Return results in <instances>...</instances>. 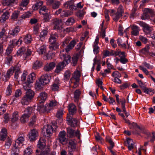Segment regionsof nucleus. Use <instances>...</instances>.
Masks as SVG:
<instances>
[{
    "label": "nucleus",
    "instance_id": "412c9836",
    "mask_svg": "<svg viewBox=\"0 0 155 155\" xmlns=\"http://www.w3.org/2000/svg\"><path fill=\"white\" fill-rule=\"evenodd\" d=\"M47 97V94L45 92H42L40 93L39 96L38 97L39 103H43L44 102Z\"/></svg>",
    "mask_w": 155,
    "mask_h": 155
},
{
    "label": "nucleus",
    "instance_id": "58836bf2",
    "mask_svg": "<svg viewBox=\"0 0 155 155\" xmlns=\"http://www.w3.org/2000/svg\"><path fill=\"white\" fill-rule=\"evenodd\" d=\"M46 48L45 45H43L38 49L37 52L39 54H42L46 52Z\"/></svg>",
    "mask_w": 155,
    "mask_h": 155
},
{
    "label": "nucleus",
    "instance_id": "bb28decb",
    "mask_svg": "<svg viewBox=\"0 0 155 155\" xmlns=\"http://www.w3.org/2000/svg\"><path fill=\"white\" fill-rule=\"evenodd\" d=\"M42 65V63L41 61H36L33 64L32 68L35 70L37 69L41 68Z\"/></svg>",
    "mask_w": 155,
    "mask_h": 155
},
{
    "label": "nucleus",
    "instance_id": "e433bc0d",
    "mask_svg": "<svg viewBox=\"0 0 155 155\" xmlns=\"http://www.w3.org/2000/svg\"><path fill=\"white\" fill-rule=\"evenodd\" d=\"M18 112L17 111H15L13 114L11 121L12 122H15L18 119Z\"/></svg>",
    "mask_w": 155,
    "mask_h": 155
},
{
    "label": "nucleus",
    "instance_id": "a878e982",
    "mask_svg": "<svg viewBox=\"0 0 155 155\" xmlns=\"http://www.w3.org/2000/svg\"><path fill=\"white\" fill-rule=\"evenodd\" d=\"M22 37L25 43L29 44L31 43L32 39L31 36L30 35L26 34Z\"/></svg>",
    "mask_w": 155,
    "mask_h": 155
},
{
    "label": "nucleus",
    "instance_id": "de8ad7c7",
    "mask_svg": "<svg viewBox=\"0 0 155 155\" xmlns=\"http://www.w3.org/2000/svg\"><path fill=\"white\" fill-rule=\"evenodd\" d=\"M64 75V80L68 81L71 75V72L69 70L66 71L65 72Z\"/></svg>",
    "mask_w": 155,
    "mask_h": 155
},
{
    "label": "nucleus",
    "instance_id": "6ab92c4d",
    "mask_svg": "<svg viewBox=\"0 0 155 155\" xmlns=\"http://www.w3.org/2000/svg\"><path fill=\"white\" fill-rule=\"evenodd\" d=\"M55 66V64L54 62H51L47 64L44 68L45 71H49L53 69Z\"/></svg>",
    "mask_w": 155,
    "mask_h": 155
},
{
    "label": "nucleus",
    "instance_id": "f3484780",
    "mask_svg": "<svg viewBox=\"0 0 155 155\" xmlns=\"http://www.w3.org/2000/svg\"><path fill=\"white\" fill-rule=\"evenodd\" d=\"M46 142V140L44 138L41 137L37 145V147L41 149H43L45 146Z\"/></svg>",
    "mask_w": 155,
    "mask_h": 155
},
{
    "label": "nucleus",
    "instance_id": "b1692460",
    "mask_svg": "<svg viewBox=\"0 0 155 155\" xmlns=\"http://www.w3.org/2000/svg\"><path fill=\"white\" fill-rule=\"evenodd\" d=\"M13 69L10 68L7 71L6 74L4 75V76L5 78V81H8L13 74L14 73Z\"/></svg>",
    "mask_w": 155,
    "mask_h": 155
},
{
    "label": "nucleus",
    "instance_id": "a18cd8bd",
    "mask_svg": "<svg viewBox=\"0 0 155 155\" xmlns=\"http://www.w3.org/2000/svg\"><path fill=\"white\" fill-rule=\"evenodd\" d=\"M149 48L150 47L149 46H145L144 48L141 49L140 52L144 54H149Z\"/></svg>",
    "mask_w": 155,
    "mask_h": 155
},
{
    "label": "nucleus",
    "instance_id": "49530a36",
    "mask_svg": "<svg viewBox=\"0 0 155 155\" xmlns=\"http://www.w3.org/2000/svg\"><path fill=\"white\" fill-rule=\"evenodd\" d=\"M29 117L28 115L24 114L21 116L20 120L22 123H25L28 120Z\"/></svg>",
    "mask_w": 155,
    "mask_h": 155
},
{
    "label": "nucleus",
    "instance_id": "1a4fd4ad",
    "mask_svg": "<svg viewBox=\"0 0 155 155\" xmlns=\"http://www.w3.org/2000/svg\"><path fill=\"white\" fill-rule=\"evenodd\" d=\"M51 108L48 107V105L47 106H44L42 103H40L38 104L37 110V111L40 112V113H44L45 112H48L51 110Z\"/></svg>",
    "mask_w": 155,
    "mask_h": 155
},
{
    "label": "nucleus",
    "instance_id": "cd10ccee",
    "mask_svg": "<svg viewBox=\"0 0 155 155\" xmlns=\"http://www.w3.org/2000/svg\"><path fill=\"white\" fill-rule=\"evenodd\" d=\"M81 93V92L79 89H77L75 91L74 93V101L78 102Z\"/></svg>",
    "mask_w": 155,
    "mask_h": 155
},
{
    "label": "nucleus",
    "instance_id": "052dcab7",
    "mask_svg": "<svg viewBox=\"0 0 155 155\" xmlns=\"http://www.w3.org/2000/svg\"><path fill=\"white\" fill-rule=\"evenodd\" d=\"M121 104V108L123 111H125L126 110L125 107V104L126 103V100L124 98H123L120 101Z\"/></svg>",
    "mask_w": 155,
    "mask_h": 155
},
{
    "label": "nucleus",
    "instance_id": "dca6fc26",
    "mask_svg": "<svg viewBox=\"0 0 155 155\" xmlns=\"http://www.w3.org/2000/svg\"><path fill=\"white\" fill-rule=\"evenodd\" d=\"M121 55H121L120 57V58L119 59L117 57V60L118 61H119L122 64H126L128 62V60L125 58L127 56L125 52L122 51L121 53Z\"/></svg>",
    "mask_w": 155,
    "mask_h": 155
},
{
    "label": "nucleus",
    "instance_id": "c03bdc74",
    "mask_svg": "<svg viewBox=\"0 0 155 155\" xmlns=\"http://www.w3.org/2000/svg\"><path fill=\"white\" fill-rule=\"evenodd\" d=\"M21 65L19 64H17L15 65L14 67H12L11 68L13 69V71L21 72L20 71Z\"/></svg>",
    "mask_w": 155,
    "mask_h": 155
},
{
    "label": "nucleus",
    "instance_id": "0eeeda50",
    "mask_svg": "<svg viewBox=\"0 0 155 155\" xmlns=\"http://www.w3.org/2000/svg\"><path fill=\"white\" fill-rule=\"evenodd\" d=\"M28 138L30 141H35L38 136V132L37 130L33 129L31 130L28 134Z\"/></svg>",
    "mask_w": 155,
    "mask_h": 155
},
{
    "label": "nucleus",
    "instance_id": "7c9ffc66",
    "mask_svg": "<svg viewBox=\"0 0 155 155\" xmlns=\"http://www.w3.org/2000/svg\"><path fill=\"white\" fill-rule=\"evenodd\" d=\"M58 37V35L55 33L54 34L51 35L49 39L50 43L57 42V40Z\"/></svg>",
    "mask_w": 155,
    "mask_h": 155
},
{
    "label": "nucleus",
    "instance_id": "5701e85b",
    "mask_svg": "<svg viewBox=\"0 0 155 155\" xmlns=\"http://www.w3.org/2000/svg\"><path fill=\"white\" fill-rule=\"evenodd\" d=\"M7 136V130L3 128L1 131L0 135V140L3 141L5 139Z\"/></svg>",
    "mask_w": 155,
    "mask_h": 155
},
{
    "label": "nucleus",
    "instance_id": "603ef678",
    "mask_svg": "<svg viewBox=\"0 0 155 155\" xmlns=\"http://www.w3.org/2000/svg\"><path fill=\"white\" fill-rule=\"evenodd\" d=\"M143 91L145 93L150 95H152L154 93L153 90H152L150 88H147L146 87L143 89Z\"/></svg>",
    "mask_w": 155,
    "mask_h": 155
},
{
    "label": "nucleus",
    "instance_id": "9d476101",
    "mask_svg": "<svg viewBox=\"0 0 155 155\" xmlns=\"http://www.w3.org/2000/svg\"><path fill=\"white\" fill-rule=\"evenodd\" d=\"M66 119L68 124L71 127H74L77 126L78 120L77 119L72 118L68 114V115Z\"/></svg>",
    "mask_w": 155,
    "mask_h": 155
},
{
    "label": "nucleus",
    "instance_id": "4d7b16f0",
    "mask_svg": "<svg viewBox=\"0 0 155 155\" xmlns=\"http://www.w3.org/2000/svg\"><path fill=\"white\" fill-rule=\"evenodd\" d=\"M48 33V31L45 30H43L41 31L39 35L40 39H43L46 36Z\"/></svg>",
    "mask_w": 155,
    "mask_h": 155
},
{
    "label": "nucleus",
    "instance_id": "9b49d317",
    "mask_svg": "<svg viewBox=\"0 0 155 155\" xmlns=\"http://www.w3.org/2000/svg\"><path fill=\"white\" fill-rule=\"evenodd\" d=\"M61 21L58 18H55L52 20V24L54 25L53 29L56 30L57 32L60 33L61 32V28L59 25Z\"/></svg>",
    "mask_w": 155,
    "mask_h": 155
},
{
    "label": "nucleus",
    "instance_id": "a211bd4d",
    "mask_svg": "<svg viewBox=\"0 0 155 155\" xmlns=\"http://www.w3.org/2000/svg\"><path fill=\"white\" fill-rule=\"evenodd\" d=\"M45 85L39 79L37 80L35 85V88L36 91H40L43 90L44 86Z\"/></svg>",
    "mask_w": 155,
    "mask_h": 155
},
{
    "label": "nucleus",
    "instance_id": "423d86ee",
    "mask_svg": "<svg viewBox=\"0 0 155 155\" xmlns=\"http://www.w3.org/2000/svg\"><path fill=\"white\" fill-rule=\"evenodd\" d=\"M76 143L72 140H69L68 144V153L69 155H73V153L76 150Z\"/></svg>",
    "mask_w": 155,
    "mask_h": 155
},
{
    "label": "nucleus",
    "instance_id": "6e6552de",
    "mask_svg": "<svg viewBox=\"0 0 155 155\" xmlns=\"http://www.w3.org/2000/svg\"><path fill=\"white\" fill-rule=\"evenodd\" d=\"M76 0H71L67 1L64 4V7L66 9H69L70 10L73 11L74 10H76V6H75L74 2Z\"/></svg>",
    "mask_w": 155,
    "mask_h": 155
},
{
    "label": "nucleus",
    "instance_id": "2f4dec72",
    "mask_svg": "<svg viewBox=\"0 0 155 155\" xmlns=\"http://www.w3.org/2000/svg\"><path fill=\"white\" fill-rule=\"evenodd\" d=\"M59 44L58 42L50 43L49 45V49L51 50H55L58 48Z\"/></svg>",
    "mask_w": 155,
    "mask_h": 155
},
{
    "label": "nucleus",
    "instance_id": "4468645a",
    "mask_svg": "<svg viewBox=\"0 0 155 155\" xmlns=\"http://www.w3.org/2000/svg\"><path fill=\"white\" fill-rule=\"evenodd\" d=\"M51 77L48 74H45L41 76L39 79L45 85L48 84L51 79Z\"/></svg>",
    "mask_w": 155,
    "mask_h": 155
},
{
    "label": "nucleus",
    "instance_id": "393cba45",
    "mask_svg": "<svg viewBox=\"0 0 155 155\" xmlns=\"http://www.w3.org/2000/svg\"><path fill=\"white\" fill-rule=\"evenodd\" d=\"M21 147L20 146H19L17 147L15 144V145L12 148V150L11 151L12 155H18L19 152V148Z\"/></svg>",
    "mask_w": 155,
    "mask_h": 155
},
{
    "label": "nucleus",
    "instance_id": "8fccbe9b",
    "mask_svg": "<svg viewBox=\"0 0 155 155\" xmlns=\"http://www.w3.org/2000/svg\"><path fill=\"white\" fill-rule=\"evenodd\" d=\"M63 114V109L62 108H61L58 110L56 117L58 118H61L62 117Z\"/></svg>",
    "mask_w": 155,
    "mask_h": 155
},
{
    "label": "nucleus",
    "instance_id": "aec40b11",
    "mask_svg": "<svg viewBox=\"0 0 155 155\" xmlns=\"http://www.w3.org/2000/svg\"><path fill=\"white\" fill-rule=\"evenodd\" d=\"M68 111L69 114L71 115L74 114L76 112V106L73 104H71L68 105Z\"/></svg>",
    "mask_w": 155,
    "mask_h": 155
},
{
    "label": "nucleus",
    "instance_id": "13d9d810",
    "mask_svg": "<svg viewBox=\"0 0 155 155\" xmlns=\"http://www.w3.org/2000/svg\"><path fill=\"white\" fill-rule=\"evenodd\" d=\"M72 59L71 63L73 64V65L74 66H75L77 63L78 59V56L77 55L74 56L72 57Z\"/></svg>",
    "mask_w": 155,
    "mask_h": 155
},
{
    "label": "nucleus",
    "instance_id": "473e14b6",
    "mask_svg": "<svg viewBox=\"0 0 155 155\" xmlns=\"http://www.w3.org/2000/svg\"><path fill=\"white\" fill-rule=\"evenodd\" d=\"M138 24L140 26L143 27L144 30L147 31H150V27L147 24L141 21H139Z\"/></svg>",
    "mask_w": 155,
    "mask_h": 155
},
{
    "label": "nucleus",
    "instance_id": "4c0bfd02",
    "mask_svg": "<svg viewBox=\"0 0 155 155\" xmlns=\"http://www.w3.org/2000/svg\"><path fill=\"white\" fill-rule=\"evenodd\" d=\"M106 140L110 145V146L108 147L109 150L112 149L114 146V143L109 137L106 138Z\"/></svg>",
    "mask_w": 155,
    "mask_h": 155
},
{
    "label": "nucleus",
    "instance_id": "f704fd0d",
    "mask_svg": "<svg viewBox=\"0 0 155 155\" xmlns=\"http://www.w3.org/2000/svg\"><path fill=\"white\" fill-rule=\"evenodd\" d=\"M25 51L26 48L25 47H22L21 48L17 51V55L18 56H21L22 55H24V54H25Z\"/></svg>",
    "mask_w": 155,
    "mask_h": 155
},
{
    "label": "nucleus",
    "instance_id": "3c124183",
    "mask_svg": "<svg viewBox=\"0 0 155 155\" xmlns=\"http://www.w3.org/2000/svg\"><path fill=\"white\" fill-rule=\"evenodd\" d=\"M43 21L44 22H49L51 18V15L48 13H45L43 15Z\"/></svg>",
    "mask_w": 155,
    "mask_h": 155
},
{
    "label": "nucleus",
    "instance_id": "864d4df0",
    "mask_svg": "<svg viewBox=\"0 0 155 155\" xmlns=\"http://www.w3.org/2000/svg\"><path fill=\"white\" fill-rule=\"evenodd\" d=\"M80 76V72L78 71H77L74 72L73 78L76 80L77 82H79Z\"/></svg>",
    "mask_w": 155,
    "mask_h": 155
},
{
    "label": "nucleus",
    "instance_id": "39448f33",
    "mask_svg": "<svg viewBox=\"0 0 155 155\" xmlns=\"http://www.w3.org/2000/svg\"><path fill=\"white\" fill-rule=\"evenodd\" d=\"M20 31L19 26H16L10 30L8 33V36H7L5 39L4 41L6 42L7 41V38H11L12 37H15L17 36Z\"/></svg>",
    "mask_w": 155,
    "mask_h": 155
},
{
    "label": "nucleus",
    "instance_id": "f257e3e1",
    "mask_svg": "<svg viewBox=\"0 0 155 155\" xmlns=\"http://www.w3.org/2000/svg\"><path fill=\"white\" fill-rule=\"evenodd\" d=\"M60 56L61 58L63 59L64 60L62 62L59 63L56 66L55 72L57 73H58L63 70L64 67L70 62L71 58L70 55L65 54L64 49L61 51Z\"/></svg>",
    "mask_w": 155,
    "mask_h": 155
},
{
    "label": "nucleus",
    "instance_id": "c9c22d12",
    "mask_svg": "<svg viewBox=\"0 0 155 155\" xmlns=\"http://www.w3.org/2000/svg\"><path fill=\"white\" fill-rule=\"evenodd\" d=\"M35 74L34 73H31L30 74L27 78V81L29 82L33 83V81L35 80Z\"/></svg>",
    "mask_w": 155,
    "mask_h": 155
},
{
    "label": "nucleus",
    "instance_id": "72a5a7b5",
    "mask_svg": "<svg viewBox=\"0 0 155 155\" xmlns=\"http://www.w3.org/2000/svg\"><path fill=\"white\" fill-rule=\"evenodd\" d=\"M72 13L73 12L70 11H66L64 10H62L61 13V16L62 18L68 17L69 16L71 15Z\"/></svg>",
    "mask_w": 155,
    "mask_h": 155
},
{
    "label": "nucleus",
    "instance_id": "f03ea898",
    "mask_svg": "<svg viewBox=\"0 0 155 155\" xmlns=\"http://www.w3.org/2000/svg\"><path fill=\"white\" fill-rule=\"evenodd\" d=\"M108 13H109L111 16L114 15L113 18V20L115 21H117L118 19L122 16V14L124 12V10L123 9V6L120 5L117 9V12H115L114 9H110L106 11Z\"/></svg>",
    "mask_w": 155,
    "mask_h": 155
},
{
    "label": "nucleus",
    "instance_id": "6e6d98bb",
    "mask_svg": "<svg viewBox=\"0 0 155 155\" xmlns=\"http://www.w3.org/2000/svg\"><path fill=\"white\" fill-rule=\"evenodd\" d=\"M15 0H5L3 2L4 5L9 6L12 5L14 3Z\"/></svg>",
    "mask_w": 155,
    "mask_h": 155
},
{
    "label": "nucleus",
    "instance_id": "e2e57ef3",
    "mask_svg": "<svg viewBox=\"0 0 155 155\" xmlns=\"http://www.w3.org/2000/svg\"><path fill=\"white\" fill-rule=\"evenodd\" d=\"M85 14V12L83 10H80L78 11L76 13V16L79 18L83 17Z\"/></svg>",
    "mask_w": 155,
    "mask_h": 155
},
{
    "label": "nucleus",
    "instance_id": "09e8293b",
    "mask_svg": "<svg viewBox=\"0 0 155 155\" xmlns=\"http://www.w3.org/2000/svg\"><path fill=\"white\" fill-rule=\"evenodd\" d=\"M33 108L32 107H28L25 109L24 114L29 117L32 113Z\"/></svg>",
    "mask_w": 155,
    "mask_h": 155
},
{
    "label": "nucleus",
    "instance_id": "ddd939ff",
    "mask_svg": "<svg viewBox=\"0 0 155 155\" xmlns=\"http://www.w3.org/2000/svg\"><path fill=\"white\" fill-rule=\"evenodd\" d=\"M25 136L23 134H20L18 135V137L17 139L15 141V145H16L17 147L18 146L21 147L23 145V142L25 140L24 137Z\"/></svg>",
    "mask_w": 155,
    "mask_h": 155
},
{
    "label": "nucleus",
    "instance_id": "f8f14e48",
    "mask_svg": "<svg viewBox=\"0 0 155 155\" xmlns=\"http://www.w3.org/2000/svg\"><path fill=\"white\" fill-rule=\"evenodd\" d=\"M66 132L64 130L60 131L58 134V140L60 143L63 144L64 142H66L67 139L66 138Z\"/></svg>",
    "mask_w": 155,
    "mask_h": 155
},
{
    "label": "nucleus",
    "instance_id": "5fc2aeb1",
    "mask_svg": "<svg viewBox=\"0 0 155 155\" xmlns=\"http://www.w3.org/2000/svg\"><path fill=\"white\" fill-rule=\"evenodd\" d=\"M32 52V51L31 49H28L27 51H25V54L23 55V58L25 59H26L28 56L31 55Z\"/></svg>",
    "mask_w": 155,
    "mask_h": 155
},
{
    "label": "nucleus",
    "instance_id": "69168bd1",
    "mask_svg": "<svg viewBox=\"0 0 155 155\" xmlns=\"http://www.w3.org/2000/svg\"><path fill=\"white\" fill-rule=\"evenodd\" d=\"M60 6V2L58 1H54L52 4V7L54 9H56L58 8Z\"/></svg>",
    "mask_w": 155,
    "mask_h": 155
},
{
    "label": "nucleus",
    "instance_id": "c85d7f7f",
    "mask_svg": "<svg viewBox=\"0 0 155 155\" xmlns=\"http://www.w3.org/2000/svg\"><path fill=\"white\" fill-rule=\"evenodd\" d=\"M31 100L26 95L23 97L21 100V102L22 104L27 105L31 101Z\"/></svg>",
    "mask_w": 155,
    "mask_h": 155
},
{
    "label": "nucleus",
    "instance_id": "338daca9",
    "mask_svg": "<svg viewBox=\"0 0 155 155\" xmlns=\"http://www.w3.org/2000/svg\"><path fill=\"white\" fill-rule=\"evenodd\" d=\"M112 76L114 78L121 77V74L117 71H115L113 72L112 74Z\"/></svg>",
    "mask_w": 155,
    "mask_h": 155
},
{
    "label": "nucleus",
    "instance_id": "c756f323",
    "mask_svg": "<svg viewBox=\"0 0 155 155\" xmlns=\"http://www.w3.org/2000/svg\"><path fill=\"white\" fill-rule=\"evenodd\" d=\"M25 95L31 100L35 95L34 92L31 89H28Z\"/></svg>",
    "mask_w": 155,
    "mask_h": 155
},
{
    "label": "nucleus",
    "instance_id": "7ed1b4c3",
    "mask_svg": "<svg viewBox=\"0 0 155 155\" xmlns=\"http://www.w3.org/2000/svg\"><path fill=\"white\" fill-rule=\"evenodd\" d=\"M53 127L50 125H46L43 126L42 132L45 137H49L52 135Z\"/></svg>",
    "mask_w": 155,
    "mask_h": 155
},
{
    "label": "nucleus",
    "instance_id": "ea45409f",
    "mask_svg": "<svg viewBox=\"0 0 155 155\" xmlns=\"http://www.w3.org/2000/svg\"><path fill=\"white\" fill-rule=\"evenodd\" d=\"M32 83L29 82L27 81V80L26 81L23 82L22 83L23 88L25 90L27 91L28 89H30V84Z\"/></svg>",
    "mask_w": 155,
    "mask_h": 155
},
{
    "label": "nucleus",
    "instance_id": "bf43d9fd",
    "mask_svg": "<svg viewBox=\"0 0 155 155\" xmlns=\"http://www.w3.org/2000/svg\"><path fill=\"white\" fill-rule=\"evenodd\" d=\"M37 120V117L35 115H34L31 118V120L30 122L29 125L32 126L35 124Z\"/></svg>",
    "mask_w": 155,
    "mask_h": 155
},
{
    "label": "nucleus",
    "instance_id": "a19ab883",
    "mask_svg": "<svg viewBox=\"0 0 155 155\" xmlns=\"http://www.w3.org/2000/svg\"><path fill=\"white\" fill-rule=\"evenodd\" d=\"M75 22V20L73 17L68 18L65 22V25H72Z\"/></svg>",
    "mask_w": 155,
    "mask_h": 155
},
{
    "label": "nucleus",
    "instance_id": "774afa93",
    "mask_svg": "<svg viewBox=\"0 0 155 155\" xmlns=\"http://www.w3.org/2000/svg\"><path fill=\"white\" fill-rule=\"evenodd\" d=\"M32 149L30 147H28L24 151V155H30L31 154Z\"/></svg>",
    "mask_w": 155,
    "mask_h": 155
},
{
    "label": "nucleus",
    "instance_id": "4be33fe9",
    "mask_svg": "<svg viewBox=\"0 0 155 155\" xmlns=\"http://www.w3.org/2000/svg\"><path fill=\"white\" fill-rule=\"evenodd\" d=\"M132 31L131 32V35L134 36H137L139 34L140 30L139 27L136 25H133L131 27Z\"/></svg>",
    "mask_w": 155,
    "mask_h": 155
},
{
    "label": "nucleus",
    "instance_id": "20e7f679",
    "mask_svg": "<svg viewBox=\"0 0 155 155\" xmlns=\"http://www.w3.org/2000/svg\"><path fill=\"white\" fill-rule=\"evenodd\" d=\"M67 134L68 137L72 138L74 136H76L78 139H80V131L77 130L75 132V130L72 129L71 127L67 129Z\"/></svg>",
    "mask_w": 155,
    "mask_h": 155
},
{
    "label": "nucleus",
    "instance_id": "37998d69",
    "mask_svg": "<svg viewBox=\"0 0 155 155\" xmlns=\"http://www.w3.org/2000/svg\"><path fill=\"white\" fill-rule=\"evenodd\" d=\"M12 85L11 84H9L8 86L6 91V94L7 95L9 96L12 93Z\"/></svg>",
    "mask_w": 155,
    "mask_h": 155
},
{
    "label": "nucleus",
    "instance_id": "0e129e2a",
    "mask_svg": "<svg viewBox=\"0 0 155 155\" xmlns=\"http://www.w3.org/2000/svg\"><path fill=\"white\" fill-rule=\"evenodd\" d=\"M145 12L147 13L150 16H152L154 15V12L153 10L149 8H147L145 9Z\"/></svg>",
    "mask_w": 155,
    "mask_h": 155
},
{
    "label": "nucleus",
    "instance_id": "79ce46f5",
    "mask_svg": "<svg viewBox=\"0 0 155 155\" xmlns=\"http://www.w3.org/2000/svg\"><path fill=\"white\" fill-rule=\"evenodd\" d=\"M49 152L47 150H41L40 152L37 150H36V155H48Z\"/></svg>",
    "mask_w": 155,
    "mask_h": 155
},
{
    "label": "nucleus",
    "instance_id": "2eb2a0df",
    "mask_svg": "<svg viewBox=\"0 0 155 155\" xmlns=\"http://www.w3.org/2000/svg\"><path fill=\"white\" fill-rule=\"evenodd\" d=\"M76 43V41L75 40H72L69 44L68 45L65 49L66 53L65 54H68V52L72 49L75 46Z\"/></svg>",
    "mask_w": 155,
    "mask_h": 155
},
{
    "label": "nucleus",
    "instance_id": "680f3d73",
    "mask_svg": "<svg viewBox=\"0 0 155 155\" xmlns=\"http://www.w3.org/2000/svg\"><path fill=\"white\" fill-rule=\"evenodd\" d=\"M130 85L129 83L125 82L123 83L120 86V88L121 90H124L125 88L128 87Z\"/></svg>",
    "mask_w": 155,
    "mask_h": 155
}]
</instances>
